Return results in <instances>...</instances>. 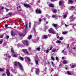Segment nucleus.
<instances>
[{
  "label": "nucleus",
  "instance_id": "obj_32",
  "mask_svg": "<svg viewBox=\"0 0 76 76\" xmlns=\"http://www.w3.org/2000/svg\"><path fill=\"white\" fill-rule=\"evenodd\" d=\"M73 15H72L70 17V19H72V18H73Z\"/></svg>",
  "mask_w": 76,
  "mask_h": 76
},
{
  "label": "nucleus",
  "instance_id": "obj_27",
  "mask_svg": "<svg viewBox=\"0 0 76 76\" xmlns=\"http://www.w3.org/2000/svg\"><path fill=\"white\" fill-rule=\"evenodd\" d=\"M53 13H56L57 12V10H54L53 11Z\"/></svg>",
  "mask_w": 76,
  "mask_h": 76
},
{
  "label": "nucleus",
  "instance_id": "obj_11",
  "mask_svg": "<svg viewBox=\"0 0 76 76\" xmlns=\"http://www.w3.org/2000/svg\"><path fill=\"white\" fill-rule=\"evenodd\" d=\"M39 69L38 68L36 69V75H39Z\"/></svg>",
  "mask_w": 76,
  "mask_h": 76
},
{
  "label": "nucleus",
  "instance_id": "obj_52",
  "mask_svg": "<svg viewBox=\"0 0 76 76\" xmlns=\"http://www.w3.org/2000/svg\"><path fill=\"white\" fill-rule=\"evenodd\" d=\"M56 36H57V37H58V34L57 33Z\"/></svg>",
  "mask_w": 76,
  "mask_h": 76
},
{
  "label": "nucleus",
  "instance_id": "obj_48",
  "mask_svg": "<svg viewBox=\"0 0 76 76\" xmlns=\"http://www.w3.org/2000/svg\"><path fill=\"white\" fill-rule=\"evenodd\" d=\"M58 57H56V60H58Z\"/></svg>",
  "mask_w": 76,
  "mask_h": 76
},
{
  "label": "nucleus",
  "instance_id": "obj_60",
  "mask_svg": "<svg viewBox=\"0 0 76 76\" xmlns=\"http://www.w3.org/2000/svg\"><path fill=\"white\" fill-rule=\"evenodd\" d=\"M43 19H44V20H45V19H46V18H43Z\"/></svg>",
  "mask_w": 76,
  "mask_h": 76
},
{
  "label": "nucleus",
  "instance_id": "obj_28",
  "mask_svg": "<svg viewBox=\"0 0 76 76\" xmlns=\"http://www.w3.org/2000/svg\"><path fill=\"white\" fill-rule=\"evenodd\" d=\"M32 37V35H30L29 36H28V39H31Z\"/></svg>",
  "mask_w": 76,
  "mask_h": 76
},
{
  "label": "nucleus",
  "instance_id": "obj_38",
  "mask_svg": "<svg viewBox=\"0 0 76 76\" xmlns=\"http://www.w3.org/2000/svg\"><path fill=\"white\" fill-rule=\"evenodd\" d=\"M53 49V47H51L50 48V50H51Z\"/></svg>",
  "mask_w": 76,
  "mask_h": 76
},
{
  "label": "nucleus",
  "instance_id": "obj_2",
  "mask_svg": "<svg viewBox=\"0 0 76 76\" xmlns=\"http://www.w3.org/2000/svg\"><path fill=\"white\" fill-rule=\"evenodd\" d=\"M15 66H18V65H19L20 67V69L21 70H23V67H22V65H20V63H19V62H15Z\"/></svg>",
  "mask_w": 76,
  "mask_h": 76
},
{
  "label": "nucleus",
  "instance_id": "obj_62",
  "mask_svg": "<svg viewBox=\"0 0 76 76\" xmlns=\"http://www.w3.org/2000/svg\"><path fill=\"white\" fill-rule=\"evenodd\" d=\"M31 26V25H29V28H30Z\"/></svg>",
  "mask_w": 76,
  "mask_h": 76
},
{
  "label": "nucleus",
  "instance_id": "obj_29",
  "mask_svg": "<svg viewBox=\"0 0 76 76\" xmlns=\"http://www.w3.org/2000/svg\"><path fill=\"white\" fill-rule=\"evenodd\" d=\"M36 49H37V51H40V50H41V48H36Z\"/></svg>",
  "mask_w": 76,
  "mask_h": 76
},
{
  "label": "nucleus",
  "instance_id": "obj_20",
  "mask_svg": "<svg viewBox=\"0 0 76 76\" xmlns=\"http://www.w3.org/2000/svg\"><path fill=\"white\" fill-rule=\"evenodd\" d=\"M11 52L12 53V54H14V51L13 48H11Z\"/></svg>",
  "mask_w": 76,
  "mask_h": 76
},
{
  "label": "nucleus",
  "instance_id": "obj_43",
  "mask_svg": "<svg viewBox=\"0 0 76 76\" xmlns=\"http://www.w3.org/2000/svg\"><path fill=\"white\" fill-rule=\"evenodd\" d=\"M2 42H3V40L0 41V44H2Z\"/></svg>",
  "mask_w": 76,
  "mask_h": 76
},
{
  "label": "nucleus",
  "instance_id": "obj_16",
  "mask_svg": "<svg viewBox=\"0 0 76 76\" xmlns=\"http://www.w3.org/2000/svg\"><path fill=\"white\" fill-rule=\"evenodd\" d=\"M36 65L37 67L38 66V61L37 60H36Z\"/></svg>",
  "mask_w": 76,
  "mask_h": 76
},
{
  "label": "nucleus",
  "instance_id": "obj_7",
  "mask_svg": "<svg viewBox=\"0 0 76 76\" xmlns=\"http://www.w3.org/2000/svg\"><path fill=\"white\" fill-rule=\"evenodd\" d=\"M24 7H31V5H30L29 4H24Z\"/></svg>",
  "mask_w": 76,
  "mask_h": 76
},
{
  "label": "nucleus",
  "instance_id": "obj_18",
  "mask_svg": "<svg viewBox=\"0 0 76 76\" xmlns=\"http://www.w3.org/2000/svg\"><path fill=\"white\" fill-rule=\"evenodd\" d=\"M56 43H57L58 44H60L61 43V42L60 40H58L56 41Z\"/></svg>",
  "mask_w": 76,
  "mask_h": 76
},
{
  "label": "nucleus",
  "instance_id": "obj_17",
  "mask_svg": "<svg viewBox=\"0 0 76 76\" xmlns=\"http://www.w3.org/2000/svg\"><path fill=\"white\" fill-rule=\"evenodd\" d=\"M62 4H63V2H62L61 1H60L59 3V6H61Z\"/></svg>",
  "mask_w": 76,
  "mask_h": 76
},
{
  "label": "nucleus",
  "instance_id": "obj_40",
  "mask_svg": "<svg viewBox=\"0 0 76 76\" xmlns=\"http://www.w3.org/2000/svg\"><path fill=\"white\" fill-rule=\"evenodd\" d=\"M49 52V51H48V50H46V53H48V52Z\"/></svg>",
  "mask_w": 76,
  "mask_h": 76
},
{
  "label": "nucleus",
  "instance_id": "obj_46",
  "mask_svg": "<svg viewBox=\"0 0 76 76\" xmlns=\"http://www.w3.org/2000/svg\"><path fill=\"white\" fill-rule=\"evenodd\" d=\"M3 76H6V74L4 73H3Z\"/></svg>",
  "mask_w": 76,
  "mask_h": 76
},
{
  "label": "nucleus",
  "instance_id": "obj_53",
  "mask_svg": "<svg viewBox=\"0 0 76 76\" xmlns=\"http://www.w3.org/2000/svg\"><path fill=\"white\" fill-rule=\"evenodd\" d=\"M9 36H7V39H8V38H9Z\"/></svg>",
  "mask_w": 76,
  "mask_h": 76
},
{
  "label": "nucleus",
  "instance_id": "obj_35",
  "mask_svg": "<svg viewBox=\"0 0 76 76\" xmlns=\"http://www.w3.org/2000/svg\"><path fill=\"white\" fill-rule=\"evenodd\" d=\"M63 39V37H60V40H62Z\"/></svg>",
  "mask_w": 76,
  "mask_h": 76
},
{
  "label": "nucleus",
  "instance_id": "obj_31",
  "mask_svg": "<svg viewBox=\"0 0 76 76\" xmlns=\"http://www.w3.org/2000/svg\"><path fill=\"white\" fill-rule=\"evenodd\" d=\"M51 58H52V60H53V61L55 59H54V57H53V56H52L51 57Z\"/></svg>",
  "mask_w": 76,
  "mask_h": 76
},
{
  "label": "nucleus",
  "instance_id": "obj_25",
  "mask_svg": "<svg viewBox=\"0 0 76 76\" xmlns=\"http://www.w3.org/2000/svg\"><path fill=\"white\" fill-rule=\"evenodd\" d=\"M67 74H68V75H71V73L69 71H67Z\"/></svg>",
  "mask_w": 76,
  "mask_h": 76
},
{
  "label": "nucleus",
  "instance_id": "obj_1",
  "mask_svg": "<svg viewBox=\"0 0 76 76\" xmlns=\"http://www.w3.org/2000/svg\"><path fill=\"white\" fill-rule=\"evenodd\" d=\"M26 27L25 28V29L24 30L23 32L25 34H19V35L20 36H21V37H22V36H23V37H24L26 34H25L27 33L28 32V31H27V29H28V28H27V23H26Z\"/></svg>",
  "mask_w": 76,
  "mask_h": 76
},
{
  "label": "nucleus",
  "instance_id": "obj_12",
  "mask_svg": "<svg viewBox=\"0 0 76 76\" xmlns=\"http://www.w3.org/2000/svg\"><path fill=\"white\" fill-rule=\"evenodd\" d=\"M4 57H8V58H10L11 57V56H9V55H7V54H5L4 55Z\"/></svg>",
  "mask_w": 76,
  "mask_h": 76
},
{
  "label": "nucleus",
  "instance_id": "obj_51",
  "mask_svg": "<svg viewBox=\"0 0 76 76\" xmlns=\"http://www.w3.org/2000/svg\"><path fill=\"white\" fill-rule=\"evenodd\" d=\"M64 50H62V52H61V53H63L64 52Z\"/></svg>",
  "mask_w": 76,
  "mask_h": 76
},
{
  "label": "nucleus",
  "instance_id": "obj_13",
  "mask_svg": "<svg viewBox=\"0 0 76 76\" xmlns=\"http://www.w3.org/2000/svg\"><path fill=\"white\" fill-rule=\"evenodd\" d=\"M49 7H53L54 5H53V4H50L49 5Z\"/></svg>",
  "mask_w": 76,
  "mask_h": 76
},
{
  "label": "nucleus",
  "instance_id": "obj_15",
  "mask_svg": "<svg viewBox=\"0 0 76 76\" xmlns=\"http://www.w3.org/2000/svg\"><path fill=\"white\" fill-rule=\"evenodd\" d=\"M35 24H34V27L33 28V29L34 30V34H35V33L36 32V30H35Z\"/></svg>",
  "mask_w": 76,
  "mask_h": 76
},
{
  "label": "nucleus",
  "instance_id": "obj_63",
  "mask_svg": "<svg viewBox=\"0 0 76 76\" xmlns=\"http://www.w3.org/2000/svg\"><path fill=\"white\" fill-rule=\"evenodd\" d=\"M64 57H63L62 58V59H64Z\"/></svg>",
  "mask_w": 76,
  "mask_h": 76
},
{
  "label": "nucleus",
  "instance_id": "obj_59",
  "mask_svg": "<svg viewBox=\"0 0 76 76\" xmlns=\"http://www.w3.org/2000/svg\"><path fill=\"white\" fill-rule=\"evenodd\" d=\"M48 23V22H47L46 23V24H47Z\"/></svg>",
  "mask_w": 76,
  "mask_h": 76
},
{
  "label": "nucleus",
  "instance_id": "obj_54",
  "mask_svg": "<svg viewBox=\"0 0 76 76\" xmlns=\"http://www.w3.org/2000/svg\"><path fill=\"white\" fill-rule=\"evenodd\" d=\"M5 28L7 27V25H5Z\"/></svg>",
  "mask_w": 76,
  "mask_h": 76
},
{
  "label": "nucleus",
  "instance_id": "obj_30",
  "mask_svg": "<svg viewBox=\"0 0 76 76\" xmlns=\"http://www.w3.org/2000/svg\"><path fill=\"white\" fill-rule=\"evenodd\" d=\"M57 0H50V1L52 2H54V1H57Z\"/></svg>",
  "mask_w": 76,
  "mask_h": 76
},
{
  "label": "nucleus",
  "instance_id": "obj_26",
  "mask_svg": "<svg viewBox=\"0 0 76 76\" xmlns=\"http://www.w3.org/2000/svg\"><path fill=\"white\" fill-rule=\"evenodd\" d=\"M43 37L44 38H48V37H47V36L46 35L44 36Z\"/></svg>",
  "mask_w": 76,
  "mask_h": 76
},
{
  "label": "nucleus",
  "instance_id": "obj_39",
  "mask_svg": "<svg viewBox=\"0 0 76 76\" xmlns=\"http://www.w3.org/2000/svg\"><path fill=\"white\" fill-rule=\"evenodd\" d=\"M75 65H72V68H74V67H75Z\"/></svg>",
  "mask_w": 76,
  "mask_h": 76
},
{
  "label": "nucleus",
  "instance_id": "obj_3",
  "mask_svg": "<svg viewBox=\"0 0 76 76\" xmlns=\"http://www.w3.org/2000/svg\"><path fill=\"white\" fill-rule=\"evenodd\" d=\"M48 31L50 33H51V34H56L52 28L49 29Z\"/></svg>",
  "mask_w": 76,
  "mask_h": 76
},
{
  "label": "nucleus",
  "instance_id": "obj_55",
  "mask_svg": "<svg viewBox=\"0 0 76 76\" xmlns=\"http://www.w3.org/2000/svg\"><path fill=\"white\" fill-rule=\"evenodd\" d=\"M38 3H40V1L39 0L38 1Z\"/></svg>",
  "mask_w": 76,
  "mask_h": 76
},
{
  "label": "nucleus",
  "instance_id": "obj_9",
  "mask_svg": "<svg viewBox=\"0 0 76 76\" xmlns=\"http://www.w3.org/2000/svg\"><path fill=\"white\" fill-rule=\"evenodd\" d=\"M36 12L37 14H38V13H41V11L37 9L36 10Z\"/></svg>",
  "mask_w": 76,
  "mask_h": 76
},
{
  "label": "nucleus",
  "instance_id": "obj_14",
  "mask_svg": "<svg viewBox=\"0 0 76 76\" xmlns=\"http://www.w3.org/2000/svg\"><path fill=\"white\" fill-rule=\"evenodd\" d=\"M74 8H75V7L74 6H72L70 8V10H73Z\"/></svg>",
  "mask_w": 76,
  "mask_h": 76
},
{
  "label": "nucleus",
  "instance_id": "obj_47",
  "mask_svg": "<svg viewBox=\"0 0 76 76\" xmlns=\"http://www.w3.org/2000/svg\"><path fill=\"white\" fill-rule=\"evenodd\" d=\"M67 48H69V45H67Z\"/></svg>",
  "mask_w": 76,
  "mask_h": 76
},
{
  "label": "nucleus",
  "instance_id": "obj_21",
  "mask_svg": "<svg viewBox=\"0 0 76 76\" xmlns=\"http://www.w3.org/2000/svg\"><path fill=\"white\" fill-rule=\"evenodd\" d=\"M67 63V61H66V60H64L63 61V64H66Z\"/></svg>",
  "mask_w": 76,
  "mask_h": 76
},
{
  "label": "nucleus",
  "instance_id": "obj_41",
  "mask_svg": "<svg viewBox=\"0 0 76 76\" xmlns=\"http://www.w3.org/2000/svg\"><path fill=\"white\" fill-rule=\"evenodd\" d=\"M55 17H56V15H53L52 16V17L53 18H55Z\"/></svg>",
  "mask_w": 76,
  "mask_h": 76
},
{
  "label": "nucleus",
  "instance_id": "obj_50",
  "mask_svg": "<svg viewBox=\"0 0 76 76\" xmlns=\"http://www.w3.org/2000/svg\"><path fill=\"white\" fill-rule=\"evenodd\" d=\"M52 64V65L53 66V64H54V63L53 62V61L51 62Z\"/></svg>",
  "mask_w": 76,
  "mask_h": 76
},
{
  "label": "nucleus",
  "instance_id": "obj_61",
  "mask_svg": "<svg viewBox=\"0 0 76 76\" xmlns=\"http://www.w3.org/2000/svg\"><path fill=\"white\" fill-rule=\"evenodd\" d=\"M4 9V7H1V9H2H2Z\"/></svg>",
  "mask_w": 76,
  "mask_h": 76
},
{
  "label": "nucleus",
  "instance_id": "obj_4",
  "mask_svg": "<svg viewBox=\"0 0 76 76\" xmlns=\"http://www.w3.org/2000/svg\"><path fill=\"white\" fill-rule=\"evenodd\" d=\"M25 58L26 59V63H30L31 62V59L28 57H25Z\"/></svg>",
  "mask_w": 76,
  "mask_h": 76
},
{
  "label": "nucleus",
  "instance_id": "obj_57",
  "mask_svg": "<svg viewBox=\"0 0 76 76\" xmlns=\"http://www.w3.org/2000/svg\"><path fill=\"white\" fill-rule=\"evenodd\" d=\"M57 38H60V37L59 36H57Z\"/></svg>",
  "mask_w": 76,
  "mask_h": 76
},
{
  "label": "nucleus",
  "instance_id": "obj_49",
  "mask_svg": "<svg viewBox=\"0 0 76 76\" xmlns=\"http://www.w3.org/2000/svg\"><path fill=\"white\" fill-rule=\"evenodd\" d=\"M39 22H41V19H40V18L39 19Z\"/></svg>",
  "mask_w": 76,
  "mask_h": 76
},
{
  "label": "nucleus",
  "instance_id": "obj_10",
  "mask_svg": "<svg viewBox=\"0 0 76 76\" xmlns=\"http://www.w3.org/2000/svg\"><path fill=\"white\" fill-rule=\"evenodd\" d=\"M7 73L8 76H9L10 75V71L9 70L7 69Z\"/></svg>",
  "mask_w": 76,
  "mask_h": 76
},
{
  "label": "nucleus",
  "instance_id": "obj_56",
  "mask_svg": "<svg viewBox=\"0 0 76 76\" xmlns=\"http://www.w3.org/2000/svg\"><path fill=\"white\" fill-rule=\"evenodd\" d=\"M6 10L7 12H8V11H9V9H6Z\"/></svg>",
  "mask_w": 76,
  "mask_h": 76
},
{
  "label": "nucleus",
  "instance_id": "obj_5",
  "mask_svg": "<svg viewBox=\"0 0 76 76\" xmlns=\"http://www.w3.org/2000/svg\"><path fill=\"white\" fill-rule=\"evenodd\" d=\"M23 43L24 45H26V46H28V45H29V44L28 43V42L27 40L24 41Z\"/></svg>",
  "mask_w": 76,
  "mask_h": 76
},
{
  "label": "nucleus",
  "instance_id": "obj_58",
  "mask_svg": "<svg viewBox=\"0 0 76 76\" xmlns=\"http://www.w3.org/2000/svg\"><path fill=\"white\" fill-rule=\"evenodd\" d=\"M29 25H31V22L29 23Z\"/></svg>",
  "mask_w": 76,
  "mask_h": 76
},
{
  "label": "nucleus",
  "instance_id": "obj_23",
  "mask_svg": "<svg viewBox=\"0 0 76 76\" xmlns=\"http://www.w3.org/2000/svg\"><path fill=\"white\" fill-rule=\"evenodd\" d=\"M69 2L71 4L73 3V2L72 0H69Z\"/></svg>",
  "mask_w": 76,
  "mask_h": 76
},
{
  "label": "nucleus",
  "instance_id": "obj_44",
  "mask_svg": "<svg viewBox=\"0 0 76 76\" xmlns=\"http://www.w3.org/2000/svg\"><path fill=\"white\" fill-rule=\"evenodd\" d=\"M3 36H0V38H3Z\"/></svg>",
  "mask_w": 76,
  "mask_h": 76
},
{
  "label": "nucleus",
  "instance_id": "obj_64",
  "mask_svg": "<svg viewBox=\"0 0 76 76\" xmlns=\"http://www.w3.org/2000/svg\"><path fill=\"white\" fill-rule=\"evenodd\" d=\"M19 11H22V10L21 9H20L19 10Z\"/></svg>",
  "mask_w": 76,
  "mask_h": 76
},
{
  "label": "nucleus",
  "instance_id": "obj_42",
  "mask_svg": "<svg viewBox=\"0 0 76 76\" xmlns=\"http://www.w3.org/2000/svg\"><path fill=\"white\" fill-rule=\"evenodd\" d=\"M66 17H67V15H65L64 16V18H66Z\"/></svg>",
  "mask_w": 76,
  "mask_h": 76
},
{
  "label": "nucleus",
  "instance_id": "obj_33",
  "mask_svg": "<svg viewBox=\"0 0 76 76\" xmlns=\"http://www.w3.org/2000/svg\"><path fill=\"white\" fill-rule=\"evenodd\" d=\"M20 60H21L23 61V58H22V57H20Z\"/></svg>",
  "mask_w": 76,
  "mask_h": 76
},
{
  "label": "nucleus",
  "instance_id": "obj_34",
  "mask_svg": "<svg viewBox=\"0 0 76 76\" xmlns=\"http://www.w3.org/2000/svg\"><path fill=\"white\" fill-rule=\"evenodd\" d=\"M56 50L55 49V50H53L52 51V53H54V52H55V51H56Z\"/></svg>",
  "mask_w": 76,
  "mask_h": 76
},
{
  "label": "nucleus",
  "instance_id": "obj_36",
  "mask_svg": "<svg viewBox=\"0 0 76 76\" xmlns=\"http://www.w3.org/2000/svg\"><path fill=\"white\" fill-rule=\"evenodd\" d=\"M3 71V69L1 68H0V71Z\"/></svg>",
  "mask_w": 76,
  "mask_h": 76
},
{
  "label": "nucleus",
  "instance_id": "obj_37",
  "mask_svg": "<svg viewBox=\"0 0 76 76\" xmlns=\"http://www.w3.org/2000/svg\"><path fill=\"white\" fill-rule=\"evenodd\" d=\"M13 57H17V56L15 54H14Z\"/></svg>",
  "mask_w": 76,
  "mask_h": 76
},
{
  "label": "nucleus",
  "instance_id": "obj_19",
  "mask_svg": "<svg viewBox=\"0 0 76 76\" xmlns=\"http://www.w3.org/2000/svg\"><path fill=\"white\" fill-rule=\"evenodd\" d=\"M53 26H54V27H57V25L56 24H53Z\"/></svg>",
  "mask_w": 76,
  "mask_h": 76
},
{
  "label": "nucleus",
  "instance_id": "obj_6",
  "mask_svg": "<svg viewBox=\"0 0 76 76\" xmlns=\"http://www.w3.org/2000/svg\"><path fill=\"white\" fill-rule=\"evenodd\" d=\"M23 52L26 53V54H27L28 55H29V52H28V51L26 49H23Z\"/></svg>",
  "mask_w": 76,
  "mask_h": 76
},
{
  "label": "nucleus",
  "instance_id": "obj_8",
  "mask_svg": "<svg viewBox=\"0 0 76 76\" xmlns=\"http://www.w3.org/2000/svg\"><path fill=\"white\" fill-rule=\"evenodd\" d=\"M16 35V34L13 31H11V35L13 37L15 36V35Z\"/></svg>",
  "mask_w": 76,
  "mask_h": 76
},
{
  "label": "nucleus",
  "instance_id": "obj_24",
  "mask_svg": "<svg viewBox=\"0 0 76 76\" xmlns=\"http://www.w3.org/2000/svg\"><path fill=\"white\" fill-rule=\"evenodd\" d=\"M67 31H65L64 32H62V34H67Z\"/></svg>",
  "mask_w": 76,
  "mask_h": 76
},
{
  "label": "nucleus",
  "instance_id": "obj_45",
  "mask_svg": "<svg viewBox=\"0 0 76 76\" xmlns=\"http://www.w3.org/2000/svg\"><path fill=\"white\" fill-rule=\"evenodd\" d=\"M8 15H12V13H9Z\"/></svg>",
  "mask_w": 76,
  "mask_h": 76
},
{
  "label": "nucleus",
  "instance_id": "obj_22",
  "mask_svg": "<svg viewBox=\"0 0 76 76\" xmlns=\"http://www.w3.org/2000/svg\"><path fill=\"white\" fill-rule=\"evenodd\" d=\"M28 50L29 52H31V48L29 47Z\"/></svg>",
  "mask_w": 76,
  "mask_h": 76
}]
</instances>
